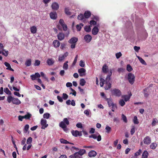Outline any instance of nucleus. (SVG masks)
<instances>
[{
  "mask_svg": "<svg viewBox=\"0 0 158 158\" xmlns=\"http://www.w3.org/2000/svg\"><path fill=\"white\" fill-rule=\"evenodd\" d=\"M112 71L111 70L106 77V85L105 87V89L106 90H107L109 89L111 87V84L109 82V81L110 80V77L112 75Z\"/></svg>",
  "mask_w": 158,
  "mask_h": 158,
  "instance_id": "1",
  "label": "nucleus"
},
{
  "mask_svg": "<svg viewBox=\"0 0 158 158\" xmlns=\"http://www.w3.org/2000/svg\"><path fill=\"white\" fill-rule=\"evenodd\" d=\"M135 77L131 73H129L128 75V79L129 82L131 84H133L135 81Z\"/></svg>",
  "mask_w": 158,
  "mask_h": 158,
  "instance_id": "2",
  "label": "nucleus"
},
{
  "mask_svg": "<svg viewBox=\"0 0 158 158\" xmlns=\"http://www.w3.org/2000/svg\"><path fill=\"white\" fill-rule=\"evenodd\" d=\"M59 23L62 27L64 31H65L67 30V26L64 23V20L63 19H60L59 20Z\"/></svg>",
  "mask_w": 158,
  "mask_h": 158,
  "instance_id": "3",
  "label": "nucleus"
},
{
  "mask_svg": "<svg viewBox=\"0 0 158 158\" xmlns=\"http://www.w3.org/2000/svg\"><path fill=\"white\" fill-rule=\"evenodd\" d=\"M41 124L42 125L41 128L42 129H44L47 128L48 126V124L47 123V121L46 120L42 119L41 120Z\"/></svg>",
  "mask_w": 158,
  "mask_h": 158,
  "instance_id": "4",
  "label": "nucleus"
},
{
  "mask_svg": "<svg viewBox=\"0 0 158 158\" xmlns=\"http://www.w3.org/2000/svg\"><path fill=\"white\" fill-rule=\"evenodd\" d=\"M112 92L113 95L117 97H119L121 95V92L119 89H114Z\"/></svg>",
  "mask_w": 158,
  "mask_h": 158,
  "instance_id": "5",
  "label": "nucleus"
},
{
  "mask_svg": "<svg viewBox=\"0 0 158 158\" xmlns=\"http://www.w3.org/2000/svg\"><path fill=\"white\" fill-rule=\"evenodd\" d=\"M71 133L72 135L75 137H77L78 136H81L82 135L81 131L73 130L71 131Z\"/></svg>",
  "mask_w": 158,
  "mask_h": 158,
  "instance_id": "6",
  "label": "nucleus"
},
{
  "mask_svg": "<svg viewBox=\"0 0 158 158\" xmlns=\"http://www.w3.org/2000/svg\"><path fill=\"white\" fill-rule=\"evenodd\" d=\"M143 142L144 144L149 145L151 143V138L149 136H146L143 139Z\"/></svg>",
  "mask_w": 158,
  "mask_h": 158,
  "instance_id": "7",
  "label": "nucleus"
},
{
  "mask_svg": "<svg viewBox=\"0 0 158 158\" xmlns=\"http://www.w3.org/2000/svg\"><path fill=\"white\" fill-rule=\"evenodd\" d=\"M86 70L84 68H80L78 70V72L79 73L80 77H83L85 76Z\"/></svg>",
  "mask_w": 158,
  "mask_h": 158,
  "instance_id": "8",
  "label": "nucleus"
},
{
  "mask_svg": "<svg viewBox=\"0 0 158 158\" xmlns=\"http://www.w3.org/2000/svg\"><path fill=\"white\" fill-rule=\"evenodd\" d=\"M131 95V93L130 92L129 93L128 95H123L122 96V98L124 99V101L125 102H127L129 101Z\"/></svg>",
  "mask_w": 158,
  "mask_h": 158,
  "instance_id": "9",
  "label": "nucleus"
},
{
  "mask_svg": "<svg viewBox=\"0 0 158 158\" xmlns=\"http://www.w3.org/2000/svg\"><path fill=\"white\" fill-rule=\"evenodd\" d=\"M97 155V152L94 150L89 151L88 153V156L90 157H94Z\"/></svg>",
  "mask_w": 158,
  "mask_h": 158,
  "instance_id": "10",
  "label": "nucleus"
},
{
  "mask_svg": "<svg viewBox=\"0 0 158 158\" xmlns=\"http://www.w3.org/2000/svg\"><path fill=\"white\" fill-rule=\"evenodd\" d=\"M78 40V38L75 37H73L69 40L68 42L69 44H76Z\"/></svg>",
  "mask_w": 158,
  "mask_h": 158,
  "instance_id": "11",
  "label": "nucleus"
},
{
  "mask_svg": "<svg viewBox=\"0 0 158 158\" xmlns=\"http://www.w3.org/2000/svg\"><path fill=\"white\" fill-rule=\"evenodd\" d=\"M55 61L52 58H48L47 60V63L49 66L53 65L55 63Z\"/></svg>",
  "mask_w": 158,
  "mask_h": 158,
  "instance_id": "12",
  "label": "nucleus"
},
{
  "mask_svg": "<svg viewBox=\"0 0 158 158\" xmlns=\"http://www.w3.org/2000/svg\"><path fill=\"white\" fill-rule=\"evenodd\" d=\"M60 126V127L63 129V130L64 131H67L68 129L67 128V126L65 123L63 122H61L59 124Z\"/></svg>",
  "mask_w": 158,
  "mask_h": 158,
  "instance_id": "13",
  "label": "nucleus"
},
{
  "mask_svg": "<svg viewBox=\"0 0 158 158\" xmlns=\"http://www.w3.org/2000/svg\"><path fill=\"white\" fill-rule=\"evenodd\" d=\"M99 31V29L98 27H97L95 26L92 29V34L94 35H96L98 34Z\"/></svg>",
  "mask_w": 158,
  "mask_h": 158,
  "instance_id": "14",
  "label": "nucleus"
},
{
  "mask_svg": "<svg viewBox=\"0 0 158 158\" xmlns=\"http://www.w3.org/2000/svg\"><path fill=\"white\" fill-rule=\"evenodd\" d=\"M57 38L59 40H62L64 38L65 36L64 33L62 32H60L57 35Z\"/></svg>",
  "mask_w": 158,
  "mask_h": 158,
  "instance_id": "15",
  "label": "nucleus"
},
{
  "mask_svg": "<svg viewBox=\"0 0 158 158\" xmlns=\"http://www.w3.org/2000/svg\"><path fill=\"white\" fill-rule=\"evenodd\" d=\"M50 18L53 19H56L57 17V15L56 12H51L50 13Z\"/></svg>",
  "mask_w": 158,
  "mask_h": 158,
  "instance_id": "16",
  "label": "nucleus"
},
{
  "mask_svg": "<svg viewBox=\"0 0 158 158\" xmlns=\"http://www.w3.org/2000/svg\"><path fill=\"white\" fill-rule=\"evenodd\" d=\"M92 36L90 35L87 34L85 36L84 39L85 41L88 43L89 42L92 40Z\"/></svg>",
  "mask_w": 158,
  "mask_h": 158,
  "instance_id": "17",
  "label": "nucleus"
},
{
  "mask_svg": "<svg viewBox=\"0 0 158 158\" xmlns=\"http://www.w3.org/2000/svg\"><path fill=\"white\" fill-rule=\"evenodd\" d=\"M109 107H111L114 103L113 102V100L111 98H106V99Z\"/></svg>",
  "mask_w": 158,
  "mask_h": 158,
  "instance_id": "18",
  "label": "nucleus"
},
{
  "mask_svg": "<svg viewBox=\"0 0 158 158\" xmlns=\"http://www.w3.org/2000/svg\"><path fill=\"white\" fill-rule=\"evenodd\" d=\"M51 6L52 9L55 10H57L59 8L58 4L56 2L53 3Z\"/></svg>",
  "mask_w": 158,
  "mask_h": 158,
  "instance_id": "19",
  "label": "nucleus"
},
{
  "mask_svg": "<svg viewBox=\"0 0 158 158\" xmlns=\"http://www.w3.org/2000/svg\"><path fill=\"white\" fill-rule=\"evenodd\" d=\"M91 15V14L90 11H85L84 13V17L88 19L90 17Z\"/></svg>",
  "mask_w": 158,
  "mask_h": 158,
  "instance_id": "20",
  "label": "nucleus"
},
{
  "mask_svg": "<svg viewBox=\"0 0 158 158\" xmlns=\"http://www.w3.org/2000/svg\"><path fill=\"white\" fill-rule=\"evenodd\" d=\"M52 44L56 48L59 46L60 43L59 40H56L53 41Z\"/></svg>",
  "mask_w": 158,
  "mask_h": 158,
  "instance_id": "21",
  "label": "nucleus"
},
{
  "mask_svg": "<svg viewBox=\"0 0 158 158\" xmlns=\"http://www.w3.org/2000/svg\"><path fill=\"white\" fill-rule=\"evenodd\" d=\"M102 70L105 73H107L108 70V67L106 64H105L103 66Z\"/></svg>",
  "mask_w": 158,
  "mask_h": 158,
  "instance_id": "22",
  "label": "nucleus"
},
{
  "mask_svg": "<svg viewBox=\"0 0 158 158\" xmlns=\"http://www.w3.org/2000/svg\"><path fill=\"white\" fill-rule=\"evenodd\" d=\"M30 31L32 34H35L37 32V27L35 26H32L30 27Z\"/></svg>",
  "mask_w": 158,
  "mask_h": 158,
  "instance_id": "23",
  "label": "nucleus"
},
{
  "mask_svg": "<svg viewBox=\"0 0 158 158\" xmlns=\"http://www.w3.org/2000/svg\"><path fill=\"white\" fill-rule=\"evenodd\" d=\"M12 103L13 104L19 105L21 103V102L18 98L13 99L12 100Z\"/></svg>",
  "mask_w": 158,
  "mask_h": 158,
  "instance_id": "24",
  "label": "nucleus"
},
{
  "mask_svg": "<svg viewBox=\"0 0 158 158\" xmlns=\"http://www.w3.org/2000/svg\"><path fill=\"white\" fill-rule=\"evenodd\" d=\"M60 141L61 143L64 144L69 143L72 144H74L73 143H70L66 140V139H64L63 138L60 139Z\"/></svg>",
  "mask_w": 158,
  "mask_h": 158,
  "instance_id": "25",
  "label": "nucleus"
},
{
  "mask_svg": "<svg viewBox=\"0 0 158 158\" xmlns=\"http://www.w3.org/2000/svg\"><path fill=\"white\" fill-rule=\"evenodd\" d=\"M157 147V144L156 143H152L150 145V148L152 149H155Z\"/></svg>",
  "mask_w": 158,
  "mask_h": 158,
  "instance_id": "26",
  "label": "nucleus"
},
{
  "mask_svg": "<svg viewBox=\"0 0 158 158\" xmlns=\"http://www.w3.org/2000/svg\"><path fill=\"white\" fill-rule=\"evenodd\" d=\"M148 155L149 153H148V152L146 150H145L144 151L143 153L142 158H148Z\"/></svg>",
  "mask_w": 158,
  "mask_h": 158,
  "instance_id": "27",
  "label": "nucleus"
},
{
  "mask_svg": "<svg viewBox=\"0 0 158 158\" xmlns=\"http://www.w3.org/2000/svg\"><path fill=\"white\" fill-rule=\"evenodd\" d=\"M68 61L67 60L66 61V62L64 63L63 65V69L65 70H67L68 69Z\"/></svg>",
  "mask_w": 158,
  "mask_h": 158,
  "instance_id": "28",
  "label": "nucleus"
},
{
  "mask_svg": "<svg viewBox=\"0 0 158 158\" xmlns=\"http://www.w3.org/2000/svg\"><path fill=\"white\" fill-rule=\"evenodd\" d=\"M137 58L139 60L140 62L142 64L144 65L147 64L146 62L141 57H140L139 56H137Z\"/></svg>",
  "mask_w": 158,
  "mask_h": 158,
  "instance_id": "29",
  "label": "nucleus"
},
{
  "mask_svg": "<svg viewBox=\"0 0 158 158\" xmlns=\"http://www.w3.org/2000/svg\"><path fill=\"white\" fill-rule=\"evenodd\" d=\"M31 59L27 60L25 62V64L26 66H29L31 65Z\"/></svg>",
  "mask_w": 158,
  "mask_h": 158,
  "instance_id": "30",
  "label": "nucleus"
},
{
  "mask_svg": "<svg viewBox=\"0 0 158 158\" xmlns=\"http://www.w3.org/2000/svg\"><path fill=\"white\" fill-rule=\"evenodd\" d=\"M90 26H86L84 27V30L85 31L87 32H89L91 31Z\"/></svg>",
  "mask_w": 158,
  "mask_h": 158,
  "instance_id": "31",
  "label": "nucleus"
},
{
  "mask_svg": "<svg viewBox=\"0 0 158 158\" xmlns=\"http://www.w3.org/2000/svg\"><path fill=\"white\" fill-rule=\"evenodd\" d=\"M77 152L78 154H80V156H81L82 155L85 153L86 151L84 149H80V151Z\"/></svg>",
  "mask_w": 158,
  "mask_h": 158,
  "instance_id": "32",
  "label": "nucleus"
},
{
  "mask_svg": "<svg viewBox=\"0 0 158 158\" xmlns=\"http://www.w3.org/2000/svg\"><path fill=\"white\" fill-rule=\"evenodd\" d=\"M119 104L122 106H123L125 105V102L124 101V100H123V99H121L119 101Z\"/></svg>",
  "mask_w": 158,
  "mask_h": 158,
  "instance_id": "33",
  "label": "nucleus"
},
{
  "mask_svg": "<svg viewBox=\"0 0 158 158\" xmlns=\"http://www.w3.org/2000/svg\"><path fill=\"white\" fill-rule=\"evenodd\" d=\"M86 81L83 78L81 79L80 80V85L81 86H84L85 84Z\"/></svg>",
  "mask_w": 158,
  "mask_h": 158,
  "instance_id": "34",
  "label": "nucleus"
},
{
  "mask_svg": "<svg viewBox=\"0 0 158 158\" xmlns=\"http://www.w3.org/2000/svg\"><path fill=\"white\" fill-rule=\"evenodd\" d=\"M2 53L4 56H6L8 54V51H6L4 49H2Z\"/></svg>",
  "mask_w": 158,
  "mask_h": 158,
  "instance_id": "35",
  "label": "nucleus"
},
{
  "mask_svg": "<svg viewBox=\"0 0 158 158\" xmlns=\"http://www.w3.org/2000/svg\"><path fill=\"white\" fill-rule=\"evenodd\" d=\"M133 122L135 124H137L139 123L137 116H135L133 119Z\"/></svg>",
  "mask_w": 158,
  "mask_h": 158,
  "instance_id": "36",
  "label": "nucleus"
},
{
  "mask_svg": "<svg viewBox=\"0 0 158 158\" xmlns=\"http://www.w3.org/2000/svg\"><path fill=\"white\" fill-rule=\"evenodd\" d=\"M105 80L104 79L101 78L100 79V85L101 87H102L103 86L104 84Z\"/></svg>",
  "mask_w": 158,
  "mask_h": 158,
  "instance_id": "37",
  "label": "nucleus"
},
{
  "mask_svg": "<svg viewBox=\"0 0 158 158\" xmlns=\"http://www.w3.org/2000/svg\"><path fill=\"white\" fill-rule=\"evenodd\" d=\"M135 125H132V128L131 129V135H132L135 132Z\"/></svg>",
  "mask_w": 158,
  "mask_h": 158,
  "instance_id": "38",
  "label": "nucleus"
},
{
  "mask_svg": "<svg viewBox=\"0 0 158 158\" xmlns=\"http://www.w3.org/2000/svg\"><path fill=\"white\" fill-rule=\"evenodd\" d=\"M106 132L107 133H109L111 131V128L108 125H106Z\"/></svg>",
  "mask_w": 158,
  "mask_h": 158,
  "instance_id": "39",
  "label": "nucleus"
},
{
  "mask_svg": "<svg viewBox=\"0 0 158 158\" xmlns=\"http://www.w3.org/2000/svg\"><path fill=\"white\" fill-rule=\"evenodd\" d=\"M64 11L66 14L68 15H70L71 14V12L69 11V9L68 8L66 7L64 9Z\"/></svg>",
  "mask_w": 158,
  "mask_h": 158,
  "instance_id": "40",
  "label": "nucleus"
},
{
  "mask_svg": "<svg viewBox=\"0 0 158 158\" xmlns=\"http://www.w3.org/2000/svg\"><path fill=\"white\" fill-rule=\"evenodd\" d=\"M84 15L82 14H80L78 15L77 19L80 20H82L84 18Z\"/></svg>",
  "mask_w": 158,
  "mask_h": 158,
  "instance_id": "41",
  "label": "nucleus"
},
{
  "mask_svg": "<svg viewBox=\"0 0 158 158\" xmlns=\"http://www.w3.org/2000/svg\"><path fill=\"white\" fill-rule=\"evenodd\" d=\"M127 70L129 72H130L132 70V69L131 65L128 64L127 65Z\"/></svg>",
  "mask_w": 158,
  "mask_h": 158,
  "instance_id": "42",
  "label": "nucleus"
},
{
  "mask_svg": "<svg viewBox=\"0 0 158 158\" xmlns=\"http://www.w3.org/2000/svg\"><path fill=\"white\" fill-rule=\"evenodd\" d=\"M112 106V111L114 112L115 110L117 109V106L116 104H114L111 106Z\"/></svg>",
  "mask_w": 158,
  "mask_h": 158,
  "instance_id": "43",
  "label": "nucleus"
},
{
  "mask_svg": "<svg viewBox=\"0 0 158 158\" xmlns=\"http://www.w3.org/2000/svg\"><path fill=\"white\" fill-rule=\"evenodd\" d=\"M122 119L123 122L126 123L127 122V120L126 117L123 114L122 115Z\"/></svg>",
  "mask_w": 158,
  "mask_h": 158,
  "instance_id": "44",
  "label": "nucleus"
},
{
  "mask_svg": "<svg viewBox=\"0 0 158 158\" xmlns=\"http://www.w3.org/2000/svg\"><path fill=\"white\" fill-rule=\"evenodd\" d=\"M24 116V118L26 119H29L31 117V114H30L27 113V114L25 115Z\"/></svg>",
  "mask_w": 158,
  "mask_h": 158,
  "instance_id": "45",
  "label": "nucleus"
},
{
  "mask_svg": "<svg viewBox=\"0 0 158 158\" xmlns=\"http://www.w3.org/2000/svg\"><path fill=\"white\" fill-rule=\"evenodd\" d=\"M4 92L6 93V94L10 95L11 94V93L10 91L7 88H6L4 89Z\"/></svg>",
  "mask_w": 158,
  "mask_h": 158,
  "instance_id": "46",
  "label": "nucleus"
},
{
  "mask_svg": "<svg viewBox=\"0 0 158 158\" xmlns=\"http://www.w3.org/2000/svg\"><path fill=\"white\" fill-rule=\"evenodd\" d=\"M40 60H36L35 61V62L34 64V65L35 66H38L40 64Z\"/></svg>",
  "mask_w": 158,
  "mask_h": 158,
  "instance_id": "47",
  "label": "nucleus"
},
{
  "mask_svg": "<svg viewBox=\"0 0 158 158\" xmlns=\"http://www.w3.org/2000/svg\"><path fill=\"white\" fill-rule=\"evenodd\" d=\"M49 117L50 114L48 113H45L43 115V118H44L48 119L49 118Z\"/></svg>",
  "mask_w": 158,
  "mask_h": 158,
  "instance_id": "48",
  "label": "nucleus"
},
{
  "mask_svg": "<svg viewBox=\"0 0 158 158\" xmlns=\"http://www.w3.org/2000/svg\"><path fill=\"white\" fill-rule=\"evenodd\" d=\"M29 128V126L28 124H26L25 126L24 130L25 133H26L28 131Z\"/></svg>",
  "mask_w": 158,
  "mask_h": 158,
  "instance_id": "49",
  "label": "nucleus"
},
{
  "mask_svg": "<svg viewBox=\"0 0 158 158\" xmlns=\"http://www.w3.org/2000/svg\"><path fill=\"white\" fill-rule=\"evenodd\" d=\"M62 122H64L65 124L68 125L69 124V121L67 118H64Z\"/></svg>",
  "mask_w": 158,
  "mask_h": 158,
  "instance_id": "50",
  "label": "nucleus"
},
{
  "mask_svg": "<svg viewBox=\"0 0 158 158\" xmlns=\"http://www.w3.org/2000/svg\"><path fill=\"white\" fill-rule=\"evenodd\" d=\"M13 99L12 97L10 96H9L7 98V101L9 103H10L11 101H12L13 100Z\"/></svg>",
  "mask_w": 158,
  "mask_h": 158,
  "instance_id": "51",
  "label": "nucleus"
},
{
  "mask_svg": "<svg viewBox=\"0 0 158 158\" xmlns=\"http://www.w3.org/2000/svg\"><path fill=\"white\" fill-rule=\"evenodd\" d=\"M157 120L156 118H153V121L152 123V126H154L156 125V124L157 123Z\"/></svg>",
  "mask_w": 158,
  "mask_h": 158,
  "instance_id": "52",
  "label": "nucleus"
},
{
  "mask_svg": "<svg viewBox=\"0 0 158 158\" xmlns=\"http://www.w3.org/2000/svg\"><path fill=\"white\" fill-rule=\"evenodd\" d=\"M32 141V139L31 137H29L27 139V144H31Z\"/></svg>",
  "mask_w": 158,
  "mask_h": 158,
  "instance_id": "53",
  "label": "nucleus"
},
{
  "mask_svg": "<svg viewBox=\"0 0 158 158\" xmlns=\"http://www.w3.org/2000/svg\"><path fill=\"white\" fill-rule=\"evenodd\" d=\"M116 56L117 59H119L122 56V54L120 52L116 53Z\"/></svg>",
  "mask_w": 158,
  "mask_h": 158,
  "instance_id": "54",
  "label": "nucleus"
},
{
  "mask_svg": "<svg viewBox=\"0 0 158 158\" xmlns=\"http://www.w3.org/2000/svg\"><path fill=\"white\" fill-rule=\"evenodd\" d=\"M75 158H81V156L78 154L77 152L74 153Z\"/></svg>",
  "mask_w": 158,
  "mask_h": 158,
  "instance_id": "55",
  "label": "nucleus"
},
{
  "mask_svg": "<svg viewBox=\"0 0 158 158\" xmlns=\"http://www.w3.org/2000/svg\"><path fill=\"white\" fill-rule=\"evenodd\" d=\"M142 152V150L141 149H139L138 150V151L135 152V156H137L140 155V153Z\"/></svg>",
  "mask_w": 158,
  "mask_h": 158,
  "instance_id": "56",
  "label": "nucleus"
},
{
  "mask_svg": "<svg viewBox=\"0 0 158 158\" xmlns=\"http://www.w3.org/2000/svg\"><path fill=\"white\" fill-rule=\"evenodd\" d=\"M65 58L64 56L63 55L61 56H60L59 57L58 60L60 61H62V60H64Z\"/></svg>",
  "mask_w": 158,
  "mask_h": 158,
  "instance_id": "57",
  "label": "nucleus"
},
{
  "mask_svg": "<svg viewBox=\"0 0 158 158\" xmlns=\"http://www.w3.org/2000/svg\"><path fill=\"white\" fill-rule=\"evenodd\" d=\"M62 95L63 98L64 99L66 100L68 98V96L67 94H66V93H63V94H62Z\"/></svg>",
  "mask_w": 158,
  "mask_h": 158,
  "instance_id": "58",
  "label": "nucleus"
},
{
  "mask_svg": "<svg viewBox=\"0 0 158 158\" xmlns=\"http://www.w3.org/2000/svg\"><path fill=\"white\" fill-rule=\"evenodd\" d=\"M77 58H78V56L77 55L75 57V59H74V61H73V63L72 64V65H75V64H76V63L77 62Z\"/></svg>",
  "mask_w": 158,
  "mask_h": 158,
  "instance_id": "59",
  "label": "nucleus"
},
{
  "mask_svg": "<svg viewBox=\"0 0 158 158\" xmlns=\"http://www.w3.org/2000/svg\"><path fill=\"white\" fill-rule=\"evenodd\" d=\"M89 23L91 25H96L97 22L94 20H91L90 21Z\"/></svg>",
  "mask_w": 158,
  "mask_h": 158,
  "instance_id": "60",
  "label": "nucleus"
},
{
  "mask_svg": "<svg viewBox=\"0 0 158 158\" xmlns=\"http://www.w3.org/2000/svg\"><path fill=\"white\" fill-rule=\"evenodd\" d=\"M76 126L78 128H82V124L81 123H77L76 124Z\"/></svg>",
  "mask_w": 158,
  "mask_h": 158,
  "instance_id": "61",
  "label": "nucleus"
},
{
  "mask_svg": "<svg viewBox=\"0 0 158 158\" xmlns=\"http://www.w3.org/2000/svg\"><path fill=\"white\" fill-rule=\"evenodd\" d=\"M134 49L135 51L137 52L140 49V47L135 46L134 47Z\"/></svg>",
  "mask_w": 158,
  "mask_h": 158,
  "instance_id": "62",
  "label": "nucleus"
},
{
  "mask_svg": "<svg viewBox=\"0 0 158 158\" xmlns=\"http://www.w3.org/2000/svg\"><path fill=\"white\" fill-rule=\"evenodd\" d=\"M79 65H80V66H81V67H84L85 66V64L84 62L82 60H81V61H80Z\"/></svg>",
  "mask_w": 158,
  "mask_h": 158,
  "instance_id": "63",
  "label": "nucleus"
},
{
  "mask_svg": "<svg viewBox=\"0 0 158 158\" xmlns=\"http://www.w3.org/2000/svg\"><path fill=\"white\" fill-rule=\"evenodd\" d=\"M76 27L78 31H80L81 30V27L79 25H77L76 26Z\"/></svg>",
  "mask_w": 158,
  "mask_h": 158,
  "instance_id": "64",
  "label": "nucleus"
}]
</instances>
